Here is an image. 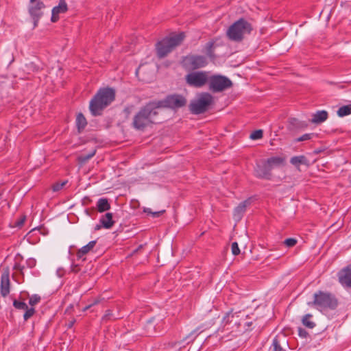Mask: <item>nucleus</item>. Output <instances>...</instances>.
Returning <instances> with one entry per match:
<instances>
[{
    "mask_svg": "<svg viewBox=\"0 0 351 351\" xmlns=\"http://www.w3.org/2000/svg\"><path fill=\"white\" fill-rule=\"evenodd\" d=\"M45 8V4L41 1H35L29 6V13L34 21V26L36 27L38 22L43 16V9Z\"/></svg>",
    "mask_w": 351,
    "mask_h": 351,
    "instance_id": "obj_11",
    "label": "nucleus"
},
{
    "mask_svg": "<svg viewBox=\"0 0 351 351\" xmlns=\"http://www.w3.org/2000/svg\"><path fill=\"white\" fill-rule=\"evenodd\" d=\"M269 162L274 166V168H278L285 165V158L280 156H273L269 158Z\"/></svg>",
    "mask_w": 351,
    "mask_h": 351,
    "instance_id": "obj_23",
    "label": "nucleus"
},
{
    "mask_svg": "<svg viewBox=\"0 0 351 351\" xmlns=\"http://www.w3.org/2000/svg\"><path fill=\"white\" fill-rule=\"evenodd\" d=\"M115 99V91L111 88H100L90 101L89 110L93 116L101 114Z\"/></svg>",
    "mask_w": 351,
    "mask_h": 351,
    "instance_id": "obj_2",
    "label": "nucleus"
},
{
    "mask_svg": "<svg viewBox=\"0 0 351 351\" xmlns=\"http://www.w3.org/2000/svg\"><path fill=\"white\" fill-rule=\"evenodd\" d=\"M141 69H142V66H139V67L136 69V74H138V72H139Z\"/></svg>",
    "mask_w": 351,
    "mask_h": 351,
    "instance_id": "obj_49",
    "label": "nucleus"
},
{
    "mask_svg": "<svg viewBox=\"0 0 351 351\" xmlns=\"http://www.w3.org/2000/svg\"><path fill=\"white\" fill-rule=\"evenodd\" d=\"M158 106L159 110L161 108H169L177 109L184 106L186 104V98L181 95H171L165 99L156 102Z\"/></svg>",
    "mask_w": 351,
    "mask_h": 351,
    "instance_id": "obj_10",
    "label": "nucleus"
},
{
    "mask_svg": "<svg viewBox=\"0 0 351 351\" xmlns=\"http://www.w3.org/2000/svg\"><path fill=\"white\" fill-rule=\"evenodd\" d=\"M87 121L82 113L77 114L76 117V126L78 132L80 133L86 126Z\"/></svg>",
    "mask_w": 351,
    "mask_h": 351,
    "instance_id": "obj_21",
    "label": "nucleus"
},
{
    "mask_svg": "<svg viewBox=\"0 0 351 351\" xmlns=\"http://www.w3.org/2000/svg\"><path fill=\"white\" fill-rule=\"evenodd\" d=\"M10 274L7 269L4 271L1 276V294L5 297L10 293Z\"/></svg>",
    "mask_w": 351,
    "mask_h": 351,
    "instance_id": "obj_14",
    "label": "nucleus"
},
{
    "mask_svg": "<svg viewBox=\"0 0 351 351\" xmlns=\"http://www.w3.org/2000/svg\"><path fill=\"white\" fill-rule=\"evenodd\" d=\"M252 28L246 20L240 19L229 27L226 34L232 41L240 42L246 34H250Z\"/></svg>",
    "mask_w": 351,
    "mask_h": 351,
    "instance_id": "obj_5",
    "label": "nucleus"
},
{
    "mask_svg": "<svg viewBox=\"0 0 351 351\" xmlns=\"http://www.w3.org/2000/svg\"><path fill=\"white\" fill-rule=\"evenodd\" d=\"M209 89L213 93L222 92L232 86V81L226 76L216 75L208 77Z\"/></svg>",
    "mask_w": 351,
    "mask_h": 351,
    "instance_id": "obj_7",
    "label": "nucleus"
},
{
    "mask_svg": "<svg viewBox=\"0 0 351 351\" xmlns=\"http://www.w3.org/2000/svg\"><path fill=\"white\" fill-rule=\"evenodd\" d=\"M97 209L99 213H104L110 209V204L107 198H99L97 202Z\"/></svg>",
    "mask_w": 351,
    "mask_h": 351,
    "instance_id": "obj_20",
    "label": "nucleus"
},
{
    "mask_svg": "<svg viewBox=\"0 0 351 351\" xmlns=\"http://www.w3.org/2000/svg\"><path fill=\"white\" fill-rule=\"evenodd\" d=\"M284 243L287 247H291L297 243V240L293 238H289L285 240Z\"/></svg>",
    "mask_w": 351,
    "mask_h": 351,
    "instance_id": "obj_36",
    "label": "nucleus"
},
{
    "mask_svg": "<svg viewBox=\"0 0 351 351\" xmlns=\"http://www.w3.org/2000/svg\"><path fill=\"white\" fill-rule=\"evenodd\" d=\"M207 64L206 57L201 55H188L182 60L183 67L190 71L204 67Z\"/></svg>",
    "mask_w": 351,
    "mask_h": 351,
    "instance_id": "obj_9",
    "label": "nucleus"
},
{
    "mask_svg": "<svg viewBox=\"0 0 351 351\" xmlns=\"http://www.w3.org/2000/svg\"><path fill=\"white\" fill-rule=\"evenodd\" d=\"M40 300V297L36 294L32 295L29 298V304L31 306H34L35 304H38Z\"/></svg>",
    "mask_w": 351,
    "mask_h": 351,
    "instance_id": "obj_35",
    "label": "nucleus"
},
{
    "mask_svg": "<svg viewBox=\"0 0 351 351\" xmlns=\"http://www.w3.org/2000/svg\"><path fill=\"white\" fill-rule=\"evenodd\" d=\"M315 136V134L313 133H308L304 134L300 137L295 139L296 142L305 141L311 139L313 137Z\"/></svg>",
    "mask_w": 351,
    "mask_h": 351,
    "instance_id": "obj_31",
    "label": "nucleus"
},
{
    "mask_svg": "<svg viewBox=\"0 0 351 351\" xmlns=\"http://www.w3.org/2000/svg\"><path fill=\"white\" fill-rule=\"evenodd\" d=\"M13 269L14 270H16V271H20L21 274H23V269H24V266H22L19 263H15L14 267H13Z\"/></svg>",
    "mask_w": 351,
    "mask_h": 351,
    "instance_id": "obj_42",
    "label": "nucleus"
},
{
    "mask_svg": "<svg viewBox=\"0 0 351 351\" xmlns=\"http://www.w3.org/2000/svg\"><path fill=\"white\" fill-rule=\"evenodd\" d=\"M313 298V301L308 302V305L314 306L320 311L335 309L338 305L336 297L329 292L319 291L314 293Z\"/></svg>",
    "mask_w": 351,
    "mask_h": 351,
    "instance_id": "obj_4",
    "label": "nucleus"
},
{
    "mask_svg": "<svg viewBox=\"0 0 351 351\" xmlns=\"http://www.w3.org/2000/svg\"><path fill=\"white\" fill-rule=\"evenodd\" d=\"M250 204V200L247 199L241 202L234 210L233 217L237 221L241 219L243 213H245L246 208Z\"/></svg>",
    "mask_w": 351,
    "mask_h": 351,
    "instance_id": "obj_15",
    "label": "nucleus"
},
{
    "mask_svg": "<svg viewBox=\"0 0 351 351\" xmlns=\"http://www.w3.org/2000/svg\"><path fill=\"white\" fill-rule=\"evenodd\" d=\"M27 265L29 267L32 268L36 265V260L34 258H29L27 261Z\"/></svg>",
    "mask_w": 351,
    "mask_h": 351,
    "instance_id": "obj_41",
    "label": "nucleus"
},
{
    "mask_svg": "<svg viewBox=\"0 0 351 351\" xmlns=\"http://www.w3.org/2000/svg\"><path fill=\"white\" fill-rule=\"evenodd\" d=\"M307 125V123L304 121H299L296 118H290L288 121L287 128L289 131H295L305 128Z\"/></svg>",
    "mask_w": 351,
    "mask_h": 351,
    "instance_id": "obj_16",
    "label": "nucleus"
},
{
    "mask_svg": "<svg viewBox=\"0 0 351 351\" xmlns=\"http://www.w3.org/2000/svg\"><path fill=\"white\" fill-rule=\"evenodd\" d=\"M158 106L156 102H149L142 107L135 114L132 125L138 130H143L145 128L156 123V117L158 114Z\"/></svg>",
    "mask_w": 351,
    "mask_h": 351,
    "instance_id": "obj_1",
    "label": "nucleus"
},
{
    "mask_svg": "<svg viewBox=\"0 0 351 351\" xmlns=\"http://www.w3.org/2000/svg\"><path fill=\"white\" fill-rule=\"evenodd\" d=\"M254 174L257 178L270 180L271 178V173L268 171L267 167L263 161L262 163L256 164L254 168Z\"/></svg>",
    "mask_w": 351,
    "mask_h": 351,
    "instance_id": "obj_13",
    "label": "nucleus"
},
{
    "mask_svg": "<svg viewBox=\"0 0 351 351\" xmlns=\"http://www.w3.org/2000/svg\"><path fill=\"white\" fill-rule=\"evenodd\" d=\"M95 153L96 149H93L88 154H82L80 156H79L78 160L80 162L85 163L91 158H93L95 156Z\"/></svg>",
    "mask_w": 351,
    "mask_h": 351,
    "instance_id": "obj_28",
    "label": "nucleus"
},
{
    "mask_svg": "<svg viewBox=\"0 0 351 351\" xmlns=\"http://www.w3.org/2000/svg\"><path fill=\"white\" fill-rule=\"evenodd\" d=\"M213 103V97L208 93H200L195 99L191 101L189 110L194 114L206 112Z\"/></svg>",
    "mask_w": 351,
    "mask_h": 351,
    "instance_id": "obj_6",
    "label": "nucleus"
},
{
    "mask_svg": "<svg viewBox=\"0 0 351 351\" xmlns=\"http://www.w3.org/2000/svg\"><path fill=\"white\" fill-rule=\"evenodd\" d=\"M298 335L301 337H306L308 333L304 328H298Z\"/></svg>",
    "mask_w": 351,
    "mask_h": 351,
    "instance_id": "obj_40",
    "label": "nucleus"
},
{
    "mask_svg": "<svg viewBox=\"0 0 351 351\" xmlns=\"http://www.w3.org/2000/svg\"><path fill=\"white\" fill-rule=\"evenodd\" d=\"M338 278L343 287L351 288V265L340 270L338 273Z\"/></svg>",
    "mask_w": 351,
    "mask_h": 351,
    "instance_id": "obj_12",
    "label": "nucleus"
},
{
    "mask_svg": "<svg viewBox=\"0 0 351 351\" xmlns=\"http://www.w3.org/2000/svg\"><path fill=\"white\" fill-rule=\"evenodd\" d=\"M132 106L131 107H127L124 109V112L127 114H130L131 111H132Z\"/></svg>",
    "mask_w": 351,
    "mask_h": 351,
    "instance_id": "obj_46",
    "label": "nucleus"
},
{
    "mask_svg": "<svg viewBox=\"0 0 351 351\" xmlns=\"http://www.w3.org/2000/svg\"><path fill=\"white\" fill-rule=\"evenodd\" d=\"M101 228H103V226L101 223H99V224H97L95 227V230H100Z\"/></svg>",
    "mask_w": 351,
    "mask_h": 351,
    "instance_id": "obj_47",
    "label": "nucleus"
},
{
    "mask_svg": "<svg viewBox=\"0 0 351 351\" xmlns=\"http://www.w3.org/2000/svg\"><path fill=\"white\" fill-rule=\"evenodd\" d=\"M13 306L17 309L25 310L27 308L26 303L16 300L13 302Z\"/></svg>",
    "mask_w": 351,
    "mask_h": 351,
    "instance_id": "obj_33",
    "label": "nucleus"
},
{
    "mask_svg": "<svg viewBox=\"0 0 351 351\" xmlns=\"http://www.w3.org/2000/svg\"><path fill=\"white\" fill-rule=\"evenodd\" d=\"M263 130H257L251 133L250 138L252 140H258L263 137Z\"/></svg>",
    "mask_w": 351,
    "mask_h": 351,
    "instance_id": "obj_29",
    "label": "nucleus"
},
{
    "mask_svg": "<svg viewBox=\"0 0 351 351\" xmlns=\"http://www.w3.org/2000/svg\"><path fill=\"white\" fill-rule=\"evenodd\" d=\"M96 243V241H91L87 245L79 249L76 254L77 259L82 258L83 256L91 251L95 247Z\"/></svg>",
    "mask_w": 351,
    "mask_h": 351,
    "instance_id": "obj_19",
    "label": "nucleus"
},
{
    "mask_svg": "<svg viewBox=\"0 0 351 351\" xmlns=\"http://www.w3.org/2000/svg\"><path fill=\"white\" fill-rule=\"evenodd\" d=\"M144 212L145 213H147V214H151L153 217H158L161 215H162L165 212V210H160V211L152 212L151 208H144Z\"/></svg>",
    "mask_w": 351,
    "mask_h": 351,
    "instance_id": "obj_30",
    "label": "nucleus"
},
{
    "mask_svg": "<svg viewBox=\"0 0 351 351\" xmlns=\"http://www.w3.org/2000/svg\"><path fill=\"white\" fill-rule=\"evenodd\" d=\"M273 351H282L278 337H276L272 341Z\"/></svg>",
    "mask_w": 351,
    "mask_h": 351,
    "instance_id": "obj_32",
    "label": "nucleus"
},
{
    "mask_svg": "<svg viewBox=\"0 0 351 351\" xmlns=\"http://www.w3.org/2000/svg\"><path fill=\"white\" fill-rule=\"evenodd\" d=\"M59 14H53V12L51 13V21L53 23L56 22L58 19H59V16H58Z\"/></svg>",
    "mask_w": 351,
    "mask_h": 351,
    "instance_id": "obj_44",
    "label": "nucleus"
},
{
    "mask_svg": "<svg viewBox=\"0 0 351 351\" xmlns=\"http://www.w3.org/2000/svg\"><path fill=\"white\" fill-rule=\"evenodd\" d=\"M214 48V43L212 41L208 42L204 48V51L206 53V55L210 57H213V49Z\"/></svg>",
    "mask_w": 351,
    "mask_h": 351,
    "instance_id": "obj_27",
    "label": "nucleus"
},
{
    "mask_svg": "<svg viewBox=\"0 0 351 351\" xmlns=\"http://www.w3.org/2000/svg\"><path fill=\"white\" fill-rule=\"evenodd\" d=\"M290 162L295 166H300V165H306L308 160L304 156H293L291 158Z\"/></svg>",
    "mask_w": 351,
    "mask_h": 351,
    "instance_id": "obj_24",
    "label": "nucleus"
},
{
    "mask_svg": "<svg viewBox=\"0 0 351 351\" xmlns=\"http://www.w3.org/2000/svg\"><path fill=\"white\" fill-rule=\"evenodd\" d=\"M229 316V313H227L226 316L224 317V319Z\"/></svg>",
    "mask_w": 351,
    "mask_h": 351,
    "instance_id": "obj_51",
    "label": "nucleus"
},
{
    "mask_svg": "<svg viewBox=\"0 0 351 351\" xmlns=\"http://www.w3.org/2000/svg\"><path fill=\"white\" fill-rule=\"evenodd\" d=\"M195 332V330H193L189 335H191L193 333Z\"/></svg>",
    "mask_w": 351,
    "mask_h": 351,
    "instance_id": "obj_52",
    "label": "nucleus"
},
{
    "mask_svg": "<svg viewBox=\"0 0 351 351\" xmlns=\"http://www.w3.org/2000/svg\"><path fill=\"white\" fill-rule=\"evenodd\" d=\"M265 164H266V165L267 167L268 171H269V173H271L272 169H274L275 168L274 167L273 165H271V164H269V158L267 160H265Z\"/></svg>",
    "mask_w": 351,
    "mask_h": 351,
    "instance_id": "obj_43",
    "label": "nucleus"
},
{
    "mask_svg": "<svg viewBox=\"0 0 351 351\" xmlns=\"http://www.w3.org/2000/svg\"><path fill=\"white\" fill-rule=\"evenodd\" d=\"M112 213H107L102 215L99 219V223L103 226V228L106 229L111 228L114 224V221L112 219Z\"/></svg>",
    "mask_w": 351,
    "mask_h": 351,
    "instance_id": "obj_18",
    "label": "nucleus"
},
{
    "mask_svg": "<svg viewBox=\"0 0 351 351\" xmlns=\"http://www.w3.org/2000/svg\"><path fill=\"white\" fill-rule=\"evenodd\" d=\"M184 38V33L180 32L177 34H173L169 37H166L162 40L158 42L156 45L158 57L159 58L166 57L176 47L181 45Z\"/></svg>",
    "mask_w": 351,
    "mask_h": 351,
    "instance_id": "obj_3",
    "label": "nucleus"
},
{
    "mask_svg": "<svg viewBox=\"0 0 351 351\" xmlns=\"http://www.w3.org/2000/svg\"><path fill=\"white\" fill-rule=\"evenodd\" d=\"M72 271H73L74 273H77L79 271H80V268L78 267V265H73L72 266V269H71Z\"/></svg>",
    "mask_w": 351,
    "mask_h": 351,
    "instance_id": "obj_45",
    "label": "nucleus"
},
{
    "mask_svg": "<svg viewBox=\"0 0 351 351\" xmlns=\"http://www.w3.org/2000/svg\"><path fill=\"white\" fill-rule=\"evenodd\" d=\"M67 183V181H63L60 183L58 182L53 185V191H58L61 190L65 184Z\"/></svg>",
    "mask_w": 351,
    "mask_h": 351,
    "instance_id": "obj_38",
    "label": "nucleus"
},
{
    "mask_svg": "<svg viewBox=\"0 0 351 351\" xmlns=\"http://www.w3.org/2000/svg\"><path fill=\"white\" fill-rule=\"evenodd\" d=\"M25 219H26V217L25 216L21 217L20 219H19L18 220H16L15 221L14 226H16V227L22 226L23 225Z\"/></svg>",
    "mask_w": 351,
    "mask_h": 351,
    "instance_id": "obj_39",
    "label": "nucleus"
},
{
    "mask_svg": "<svg viewBox=\"0 0 351 351\" xmlns=\"http://www.w3.org/2000/svg\"><path fill=\"white\" fill-rule=\"evenodd\" d=\"M85 213H86V215H88V216H90V215H91V214H90V211H89L88 209H86V210H85Z\"/></svg>",
    "mask_w": 351,
    "mask_h": 351,
    "instance_id": "obj_48",
    "label": "nucleus"
},
{
    "mask_svg": "<svg viewBox=\"0 0 351 351\" xmlns=\"http://www.w3.org/2000/svg\"><path fill=\"white\" fill-rule=\"evenodd\" d=\"M68 10L67 3L65 0H60L57 6L52 9V12L55 14L65 13Z\"/></svg>",
    "mask_w": 351,
    "mask_h": 351,
    "instance_id": "obj_22",
    "label": "nucleus"
},
{
    "mask_svg": "<svg viewBox=\"0 0 351 351\" xmlns=\"http://www.w3.org/2000/svg\"><path fill=\"white\" fill-rule=\"evenodd\" d=\"M231 250L233 255L237 256L240 254V249L237 242H233L231 245Z\"/></svg>",
    "mask_w": 351,
    "mask_h": 351,
    "instance_id": "obj_37",
    "label": "nucleus"
},
{
    "mask_svg": "<svg viewBox=\"0 0 351 351\" xmlns=\"http://www.w3.org/2000/svg\"><path fill=\"white\" fill-rule=\"evenodd\" d=\"M328 117V112L326 110H318L312 115L311 122L315 124H320L324 122Z\"/></svg>",
    "mask_w": 351,
    "mask_h": 351,
    "instance_id": "obj_17",
    "label": "nucleus"
},
{
    "mask_svg": "<svg viewBox=\"0 0 351 351\" xmlns=\"http://www.w3.org/2000/svg\"><path fill=\"white\" fill-rule=\"evenodd\" d=\"M25 310V313L23 315V317H24L25 320H27L29 318H30L34 314L35 310L34 308H29L28 307H27V308H26Z\"/></svg>",
    "mask_w": 351,
    "mask_h": 351,
    "instance_id": "obj_34",
    "label": "nucleus"
},
{
    "mask_svg": "<svg viewBox=\"0 0 351 351\" xmlns=\"http://www.w3.org/2000/svg\"><path fill=\"white\" fill-rule=\"evenodd\" d=\"M36 1V0H29V2H30V3H35Z\"/></svg>",
    "mask_w": 351,
    "mask_h": 351,
    "instance_id": "obj_50",
    "label": "nucleus"
},
{
    "mask_svg": "<svg viewBox=\"0 0 351 351\" xmlns=\"http://www.w3.org/2000/svg\"><path fill=\"white\" fill-rule=\"evenodd\" d=\"M337 115L340 117L348 116L351 114V104L343 106L340 107L337 112Z\"/></svg>",
    "mask_w": 351,
    "mask_h": 351,
    "instance_id": "obj_26",
    "label": "nucleus"
},
{
    "mask_svg": "<svg viewBox=\"0 0 351 351\" xmlns=\"http://www.w3.org/2000/svg\"><path fill=\"white\" fill-rule=\"evenodd\" d=\"M208 77L206 71H192L185 76V81L191 87L201 88L208 82Z\"/></svg>",
    "mask_w": 351,
    "mask_h": 351,
    "instance_id": "obj_8",
    "label": "nucleus"
},
{
    "mask_svg": "<svg viewBox=\"0 0 351 351\" xmlns=\"http://www.w3.org/2000/svg\"><path fill=\"white\" fill-rule=\"evenodd\" d=\"M313 315L310 313L305 315L302 319V324L308 328H313L316 324L314 322L311 321V319L312 318Z\"/></svg>",
    "mask_w": 351,
    "mask_h": 351,
    "instance_id": "obj_25",
    "label": "nucleus"
}]
</instances>
